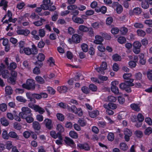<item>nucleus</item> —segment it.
I'll return each mask as SVG.
<instances>
[{
	"label": "nucleus",
	"instance_id": "1",
	"mask_svg": "<svg viewBox=\"0 0 152 152\" xmlns=\"http://www.w3.org/2000/svg\"><path fill=\"white\" fill-rule=\"evenodd\" d=\"M32 48L29 47H25L23 49H20V53H24L27 55L31 54L35 55L37 54L38 50L36 46L34 45H31Z\"/></svg>",
	"mask_w": 152,
	"mask_h": 152
},
{
	"label": "nucleus",
	"instance_id": "2",
	"mask_svg": "<svg viewBox=\"0 0 152 152\" xmlns=\"http://www.w3.org/2000/svg\"><path fill=\"white\" fill-rule=\"evenodd\" d=\"M53 2H51L50 0H43L41 7L43 10H48L53 12L56 9V7L54 5H53Z\"/></svg>",
	"mask_w": 152,
	"mask_h": 152
},
{
	"label": "nucleus",
	"instance_id": "3",
	"mask_svg": "<svg viewBox=\"0 0 152 152\" xmlns=\"http://www.w3.org/2000/svg\"><path fill=\"white\" fill-rule=\"evenodd\" d=\"M26 96L28 99V101L30 102L28 104H35L36 103L35 98L38 99L41 98L40 94H32L31 92H27L26 94Z\"/></svg>",
	"mask_w": 152,
	"mask_h": 152
},
{
	"label": "nucleus",
	"instance_id": "4",
	"mask_svg": "<svg viewBox=\"0 0 152 152\" xmlns=\"http://www.w3.org/2000/svg\"><path fill=\"white\" fill-rule=\"evenodd\" d=\"M23 88L28 90H34L35 88V83L34 80L29 79L27 80L26 83L22 85Z\"/></svg>",
	"mask_w": 152,
	"mask_h": 152
},
{
	"label": "nucleus",
	"instance_id": "5",
	"mask_svg": "<svg viewBox=\"0 0 152 152\" xmlns=\"http://www.w3.org/2000/svg\"><path fill=\"white\" fill-rule=\"evenodd\" d=\"M22 112L19 113V115L21 118L24 119L25 117L31 114V110L27 107H23L21 109Z\"/></svg>",
	"mask_w": 152,
	"mask_h": 152
},
{
	"label": "nucleus",
	"instance_id": "6",
	"mask_svg": "<svg viewBox=\"0 0 152 152\" xmlns=\"http://www.w3.org/2000/svg\"><path fill=\"white\" fill-rule=\"evenodd\" d=\"M82 39L81 36L77 34H74L72 35L71 38L69 39L68 41L71 44L73 43L77 44L80 42Z\"/></svg>",
	"mask_w": 152,
	"mask_h": 152
},
{
	"label": "nucleus",
	"instance_id": "7",
	"mask_svg": "<svg viewBox=\"0 0 152 152\" xmlns=\"http://www.w3.org/2000/svg\"><path fill=\"white\" fill-rule=\"evenodd\" d=\"M77 6L75 5H70L67 7V9L70 11V13L72 15V18L75 17L78 15L79 12V11L76 10L77 9Z\"/></svg>",
	"mask_w": 152,
	"mask_h": 152
},
{
	"label": "nucleus",
	"instance_id": "8",
	"mask_svg": "<svg viewBox=\"0 0 152 152\" xmlns=\"http://www.w3.org/2000/svg\"><path fill=\"white\" fill-rule=\"evenodd\" d=\"M28 106L31 109H34L36 112H38L41 114H43L45 112L44 110L38 105L34 104H28Z\"/></svg>",
	"mask_w": 152,
	"mask_h": 152
},
{
	"label": "nucleus",
	"instance_id": "9",
	"mask_svg": "<svg viewBox=\"0 0 152 152\" xmlns=\"http://www.w3.org/2000/svg\"><path fill=\"white\" fill-rule=\"evenodd\" d=\"M45 58V56L43 53H39L37 57V60L35 62L36 65L41 67L43 64L42 62L44 61Z\"/></svg>",
	"mask_w": 152,
	"mask_h": 152
},
{
	"label": "nucleus",
	"instance_id": "10",
	"mask_svg": "<svg viewBox=\"0 0 152 152\" xmlns=\"http://www.w3.org/2000/svg\"><path fill=\"white\" fill-rule=\"evenodd\" d=\"M133 51L136 54L139 53L140 52V48L141 47V43L138 41H136L133 43Z\"/></svg>",
	"mask_w": 152,
	"mask_h": 152
},
{
	"label": "nucleus",
	"instance_id": "11",
	"mask_svg": "<svg viewBox=\"0 0 152 152\" xmlns=\"http://www.w3.org/2000/svg\"><path fill=\"white\" fill-rule=\"evenodd\" d=\"M64 142L67 145L72 148L74 147L75 145L73 140L67 137H65Z\"/></svg>",
	"mask_w": 152,
	"mask_h": 152
},
{
	"label": "nucleus",
	"instance_id": "12",
	"mask_svg": "<svg viewBox=\"0 0 152 152\" xmlns=\"http://www.w3.org/2000/svg\"><path fill=\"white\" fill-rule=\"evenodd\" d=\"M96 71L99 74L104 75V62L103 61L100 67L95 68Z\"/></svg>",
	"mask_w": 152,
	"mask_h": 152
},
{
	"label": "nucleus",
	"instance_id": "13",
	"mask_svg": "<svg viewBox=\"0 0 152 152\" xmlns=\"http://www.w3.org/2000/svg\"><path fill=\"white\" fill-rule=\"evenodd\" d=\"M52 121L49 118H46L44 121L43 123L45 125L46 127L47 128L49 129H51L52 126Z\"/></svg>",
	"mask_w": 152,
	"mask_h": 152
},
{
	"label": "nucleus",
	"instance_id": "14",
	"mask_svg": "<svg viewBox=\"0 0 152 152\" xmlns=\"http://www.w3.org/2000/svg\"><path fill=\"white\" fill-rule=\"evenodd\" d=\"M95 38V39L94 40V42L96 44H101L102 42L104 40L103 38L100 35H96Z\"/></svg>",
	"mask_w": 152,
	"mask_h": 152
},
{
	"label": "nucleus",
	"instance_id": "15",
	"mask_svg": "<svg viewBox=\"0 0 152 152\" xmlns=\"http://www.w3.org/2000/svg\"><path fill=\"white\" fill-rule=\"evenodd\" d=\"M68 88L65 86H58L57 87V91L60 93H66L67 92Z\"/></svg>",
	"mask_w": 152,
	"mask_h": 152
},
{
	"label": "nucleus",
	"instance_id": "16",
	"mask_svg": "<svg viewBox=\"0 0 152 152\" xmlns=\"http://www.w3.org/2000/svg\"><path fill=\"white\" fill-rule=\"evenodd\" d=\"M18 34L23 35L25 36H27L30 33V31L28 29H19L17 31Z\"/></svg>",
	"mask_w": 152,
	"mask_h": 152
},
{
	"label": "nucleus",
	"instance_id": "17",
	"mask_svg": "<svg viewBox=\"0 0 152 152\" xmlns=\"http://www.w3.org/2000/svg\"><path fill=\"white\" fill-rule=\"evenodd\" d=\"M78 29L79 31H77V33L79 34H80L81 32L80 31L83 32H86L88 31V28L86 26L80 25L78 27Z\"/></svg>",
	"mask_w": 152,
	"mask_h": 152
},
{
	"label": "nucleus",
	"instance_id": "18",
	"mask_svg": "<svg viewBox=\"0 0 152 152\" xmlns=\"http://www.w3.org/2000/svg\"><path fill=\"white\" fill-rule=\"evenodd\" d=\"M72 20L74 22L79 24H83L84 22L83 19L78 17L77 16L75 17L72 18Z\"/></svg>",
	"mask_w": 152,
	"mask_h": 152
},
{
	"label": "nucleus",
	"instance_id": "19",
	"mask_svg": "<svg viewBox=\"0 0 152 152\" xmlns=\"http://www.w3.org/2000/svg\"><path fill=\"white\" fill-rule=\"evenodd\" d=\"M45 19L40 18L39 20L33 22V24L37 26H39L42 25L43 23L45 21Z\"/></svg>",
	"mask_w": 152,
	"mask_h": 152
},
{
	"label": "nucleus",
	"instance_id": "20",
	"mask_svg": "<svg viewBox=\"0 0 152 152\" xmlns=\"http://www.w3.org/2000/svg\"><path fill=\"white\" fill-rule=\"evenodd\" d=\"M88 113L91 117L94 118L99 115V111L97 110H93L91 112H89Z\"/></svg>",
	"mask_w": 152,
	"mask_h": 152
},
{
	"label": "nucleus",
	"instance_id": "21",
	"mask_svg": "<svg viewBox=\"0 0 152 152\" xmlns=\"http://www.w3.org/2000/svg\"><path fill=\"white\" fill-rule=\"evenodd\" d=\"M79 148L81 149H84L85 151L90 150V148L87 144H79L78 145Z\"/></svg>",
	"mask_w": 152,
	"mask_h": 152
},
{
	"label": "nucleus",
	"instance_id": "22",
	"mask_svg": "<svg viewBox=\"0 0 152 152\" xmlns=\"http://www.w3.org/2000/svg\"><path fill=\"white\" fill-rule=\"evenodd\" d=\"M9 137H10L18 140L19 137L18 134L14 132L11 131L9 133Z\"/></svg>",
	"mask_w": 152,
	"mask_h": 152
},
{
	"label": "nucleus",
	"instance_id": "23",
	"mask_svg": "<svg viewBox=\"0 0 152 152\" xmlns=\"http://www.w3.org/2000/svg\"><path fill=\"white\" fill-rule=\"evenodd\" d=\"M139 57L140 59L139 62L140 64L143 65L145 64L146 63V60L144 59V56L143 53H141L139 55Z\"/></svg>",
	"mask_w": 152,
	"mask_h": 152
},
{
	"label": "nucleus",
	"instance_id": "24",
	"mask_svg": "<svg viewBox=\"0 0 152 152\" xmlns=\"http://www.w3.org/2000/svg\"><path fill=\"white\" fill-rule=\"evenodd\" d=\"M29 115H28L25 117L24 119H25L26 122L28 123H30L34 121V119L33 118V114Z\"/></svg>",
	"mask_w": 152,
	"mask_h": 152
},
{
	"label": "nucleus",
	"instance_id": "25",
	"mask_svg": "<svg viewBox=\"0 0 152 152\" xmlns=\"http://www.w3.org/2000/svg\"><path fill=\"white\" fill-rule=\"evenodd\" d=\"M35 79L37 83L40 84H43L45 82L44 80L40 76H37Z\"/></svg>",
	"mask_w": 152,
	"mask_h": 152
},
{
	"label": "nucleus",
	"instance_id": "26",
	"mask_svg": "<svg viewBox=\"0 0 152 152\" xmlns=\"http://www.w3.org/2000/svg\"><path fill=\"white\" fill-rule=\"evenodd\" d=\"M33 127L35 130H39L41 128V126L39 123L37 121H34L33 123Z\"/></svg>",
	"mask_w": 152,
	"mask_h": 152
},
{
	"label": "nucleus",
	"instance_id": "27",
	"mask_svg": "<svg viewBox=\"0 0 152 152\" xmlns=\"http://www.w3.org/2000/svg\"><path fill=\"white\" fill-rule=\"evenodd\" d=\"M1 122L3 126H8L9 124V121L4 117L1 118Z\"/></svg>",
	"mask_w": 152,
	"mask_h": 152
},
{
	"label": "nucleus",
	"instance_id": "28",
	"mask_svg": "<svg viewBox=\"0 0 152 152\" xmlns=\"http://www.w3.org/2000/svg\"><path fill=\"white\" fill-rule=\"evenodd\" d=\"M78 123L82 127L85 126L87 124V122L84 118H79L78 121Z\"/></svg>",
	"mask_w": 152,
	"mask_h": 152
},
{
	"label": "nucleus",
	"instance_id": "29",
	"mask_svg": "<svg viewBox=\"0 0 152 152\" xmlns=\"http://www.w3.org/2000/svg\"><path fill=\"white\" fill-rule=\"evenodd\" d=\"M111 89L112 92L115 94H119V89L118 87L115 86H112Z\"/></svg>",
	"mask_w": 152,
	"mask_h": 152
},
{
	"label": "nucleus",
	"instance_id": "30",
	"mask_svg": "<svg viewBox=\"0 0 152 152\" xmlns=\"http://www.w3.org/2000/svg\"><path fill=\"white\" fill-rule=\"evenodd\" d=\"M81 90L82 92L86 94H88L90 93V90L89 87L86 86H83L81 88Z\"/></svg>",
	"mask_w": 152,
	"mask_h": 152
},
{
	"label": "nucleus",
	"instance_id": "31",
	"mask_svg": "<svg viewBox=\"0 0 152 152\" xmlns=\"http://www.w3.org/2000/svg\"><path fill=\"white\" fill-rule=\"evenodd\" d=\"M69 134L71 137L73 139H77L78 137L77 133L74 131H70Z\"/></svg>",
	"mask_w": 152,
	"mask_h": 152
},
{
	"label": "nucleus",
	"instance_id": "32",
	"mask_svg": "<svg viewBox=\"0 0 152 152\" xmlns=\"http://www.w3.org/2000/svg\"><path fill=\"white\" fill-rule=\"evenodd\" d=\"M1 75L3 78H7L10 75L9 72L8 70H4L2 72Z\"/></svg>",
	"mask_w": 152,
	"mask_h": 152
},
{
	"label": "nucleus",
	"instance_id": "33",
	"mask_svg": "<svg viewBox=\"0 0 152 152\" xmlns=\"http://www.w3.org/2000/svg\"><path fill=\"white\" fill-rule=\"evenodd\" d=\"M5 91L7 94L10 95L12 94L13 92V90L11 87L10 86H7L5 87Z\"/></svg>",
	"mask_w": 152,
	"mask_h": 152
},
{
	"label": "nucleus",
	"instance_id": "34",
	"mask_svg": "<svg viewBox=\"0 0 152 152\" xmlns=\"http://www.w3.org/2000/svg\"><path fill=\"white\" fill-rule=\"evenodd\" d=\"M56 129L58 131V133H61L64 132V127L61 124H58L56 126Z\"/></svg>",
	"mask_w": 152,
	"mask_h": 152
},
{
	"label": "nucleus",
	"instance_id": "35",
	"mask_svg": "<svg viewBox=\"0 0 152 152\" xmlns=\"http://www.w3.org/2000/svg\"><path fill=\"white\" fill-rule=\"evenodd\" d=\"M89 88L90 91H91L92 92L96 91L97 89V86L93 84H89Z\"/></svg>",
	"mask_w": 152,
	"mask_h": 152
},
{
	"label": "nucleus",
	"instance_id": "36",
	"mask_svg": "<svg viewBox=\"0 0 152 152\" xmlns=\"http://www.w3.org/2000/svg\"><path fill=\"white\" fill-rule=\"evenodd\" d=\"M47 92L50 94L54 95L56 92L55 90L52 87L48 86L47 88Z\"/></svg>",
	"mask_w": 152,
	"mask_h": 152
},
{
	"label": "nucleus",
	"instance_id": "37",
	"mask_svg": "<svg viewBox=\"0 0 152 152\" xmlns=\"http://www.w3.org/2000/svg\"><path fill=\"white\" fill-rule=\"evenodd\" d=\"M113 59L115 61H120L121 59V57L117 54L113 55L112 56Z\"/></svg>",
	"mask_w": 152,
	"mask_h": 152
},
{
	"label": "nucleus",
	"instance_id": "38",
	"mask_svg": "<svg viewBox=\"0 0 152 152\" xmlns=\"http://www.w3.org/2000/svg\"><path fill=\"white\" fill-rule=\"evenodd\" d=\"M56 117L57 119L59 121H63L64 119V115L59 113H58L56 114Z\"/></svg>",
	"mask_w": 152,
	"mask_h": 152
},
{
	"label": "nucleus",
	"instance_id": "39",
	"mask_svg": "<svg viewBox=\"0 0 152 152\" xmlns=\"http://www.w3.org/2000/svg\"><path fill=\"white\" fill-rule=\"evenodd\" d=\"M131 107L134 110L139 111L140 110V108L138 105L135 104H132L130 105Z\"/></svg>",
	"mask_w": 152,
	"mask_h": 152
},
{
	"label": "nucleus",
	"instance_id": "40",
	"mask_svg": "<svg viewBox=\"0 0 152 152\" xmlns=\"http://www.w3.org/2000/svg\"><path fill=\"white\" fill-rule=\"evenodd\" d=\"M133 80V79H129V80H126L125 83L127 86H132L134 85V84L132 83Z\"/></svg>",
	"mask_w": 152,
	"mask_h": 152
},
{
	"label": "nucleus",
	"instance_id": "41",
	"mask_svg": "<svg viewBox=\"0 0 152 152\" xmlns=\"http://www.w3.org/2000/svg\"><path fill=\"white\" fill-rule=\"evenodd\" d=\"M120 148L123 151L126 150L128 148V146L126 144L122 142L120 144Z\"/></svg>",
	"mask_w": 152,
	"mask_h": 152
},
{
	"label": "nucleus",
	"instance_id": "42",
	"mask_svg": "<svg viewBox=\"0 0 152 152\" xmlns=\"http://www.w3.org/2000/svg\"><path fill=\"white\" fill-rule=\"evenodd\" d=\"M141 12V10L139 7H136L133 10V13L134 15H138Z\"/></svg>",
	"mask_w": 152,
	"mask_h": 152
},
{
	"label": "nucleus",
	"instance_id": "43",
	"mask_svg": "<svg viewBox=\"0 0 152 152\" xmlns=\"http://www.w3.org/2000/svg\"><path fill=\"white\" fill-rule=\"evenodd\" d=\"M144 134L145 135H149L152 132V129L151 127H148L144 131Z\"/></svg>",
	"mask_w": 152,
	"mask_h": 152
},
{
	"label": "nucleus",
	"instance_id": "44",
	"mask_svg": "<svg viewBox=\"0 0 152 152\" xmlns=\"http://www.w3.org/2000/svg\"><path fill=\"white\" fill-rule=\"evenodd\" d=\"M104 8V6H103L101 8L96 7L95 9V11L97 12H101L102 13L104 14V10L103 9V8Z\"/></svg>",
	"mask_w": 152,
	"mask_h": 152
},
{
	"label": "nucleus",
	"instance_id": "45",
	"mask_svg": "<svg viewBox=\"0 0 152 152\" xmlns=\"http://www.w3.org/2000/svg\"><path fill=\"white\" fill-rule=\"evenodd\" d=\"M134 134L137 137L139 138L142 137L143 135L142 132L140 130L135 131L134 132Z\"/></svg>",
	"mask_w": 152,
	"mask_h": 152
},
{
	"label": "nucleus",
	"instance_id": "46",
	"mask_svg": "<svg viewBox=\"0 0 152 152\" xmlns=\"http://www.w3.org/2000/svg\"><path fill=\"white\" fill-rule=\"evenodd\" d=\"M107 138L109 141H113L114 138V135L112 132L109 133L107 136Z\"/></svg>",
	"mask_w": 152,
	"mask_h": 152
},
{
	"label": "nucleus",
	"instance_id": "47",
	"mask_svg": "<svg viewBox=\"0 0 152 152\" xmlns=\"http://www.w3.org/2000/svg\"><path fill=\"white\" fill-rule=\"evenodd\" d=\"M81 48L82 50L85 52H86L88 50V45L86 44L83 43L81 45Z\"/></svg>",
	"mask_w": 152,
	"mask_h": 152
},
{
	"label": "nucleus",
	"instance_id": "48",
	"mask_svg": "<svg viewBox=\"0 0 152 152\" xmlns=\"http://www.w3.org/2000/svg\"><path fill=\"white\" fill-rule=\"evenodd\" d=\"M77 108L76 107V106L75 105H72L71 107H69L68 108V109L69 111L72 112L74 113H76V111L77 110Z\"/></svg>",
	"mask_w": 152,
	"mask_h": 152
},
{
	"label": "nucleus",
	"instance_id": "49",
	"mask_svg": "<svg viewBox=\"0 0 152 152\" xmlns=\"http://www.w3.org/2000/svg\"><path fill=\"white\" fill-rule=\"evenodd\" d=\"M116 97L112 96H110L107 97V100L110 102H114L116 101Z\"/></svg>",
	"mask_w": 152,
	"mask_h": 152
},
{
	"label": "nucleus",
	"instance_id": "50",
	"mask_svg": "<svg viewBox=\"0 0 152 152\" xmlns=\"http://www.w3.org/2000/svg\"><path fill=\"white\" fill-rule=\"evenodd\" d=\"M118 42L121 44L125 43L126 42V39L125 37H120L118 39Z\"/></svg>",
	"mask_w": 152,
	"mask_h": 152
},
{
	"label": "nucleus",
	"instance_id": "51",
	"mask_svg": "<svg viewBox=\"0 0 152 152\" xmlns=\"http://www.w3.org/2000/svg\"><path fill=\"white\" fill-rule=\"evenodd\" d=\"M7 106L5 103H2L0 104V110L2 111H5L7 109Z\"/></svg>",
	"mask_w": 152,
	"mask_h": 152
},
{
	"label": "nucleus",
	"instance_id": "52",
	"mask_svg": "<svg viewBox=\"0 0 152 152\" xmlns=\"http://www.w3.org/2000/svg\"><path fill=\"white\" fill-rule=\"evenodd\" d=\"M137 32L138 35L140 37H144L146 34L145 32L141 29H138Z\"/></svg>",
	"mask_w": 152,
	"mask_h": 152
},
{
	"label": "nucleus",
	"instance_id": "53",
	"mask_svg": "<svg viewBox=\"0 0 152 152\" xmlns=\"http://www.w3.org/2000/svg\"><path fill=\"white\" fill-rule=\"evenodd\" d=\"M122 7L120 4H118L116 8V11L118 14L121 13L123 11Z\"/></svg>",
	"mask_w": 152,
	"mask_h": 152
},
{
	"label": "nucleus",
	"instance_id": "54",
	"mask_svg": "<svg viewBox=\"0 0 152 152\" xmlns=\"http://www.w3.org/2000/svg\"><path fill=\"white\" fill-rule=\"evenodd\" d=\"M2 136L3 138L7 140L9 138V134H8L7 132L5 130L3 131Z\"/></svg>",
	"mask_w": 152,
	"mask_h": 152
},
{
	"label": "nucleus",
	"instance_id": "55",
	"mask_svg": "<svg viewBox=\"0 0 152 152\" xmlns=\"http://www.w3.org/2000/svg\"><path fill=\"white\" fill-rule=\"evenodd\" d=\"M16 99L17 100L21 102L25 103L27 101V100L22 96H17L16 97Z\"/></svg>",
	"mask_w": 152,
	"mask_h": 152
},
{
	"label": "nucleus",
	"instance_id": "56",
	"mask_svg": "<svg viewBox=\"0 0 152 152\" xmlns=\"http://www.w3.org/2000/svg\"><path fill=\"white\" fill-rule=\"evenodd\" d=\"M39 36L41 37H43L45 35V32L44 29H40L39 30Z\"/></svg>",
	"mask_w": 152,
	"mask_h": 152
},
{
	"label": "nucleus",
	"instance_id": "57",
	"mask_svg": "<svg viewBox=\"0 0 152 152\" xmlns=\"http://www.w3.org/2000/svg\"><path fill=\"white\" fill-rule=\"evenodd\" d=\"M33 73L35 74L38 75L40 74V71L39 67H35L33 70Z\"/></svg>",
	"mask_w": 152,
	"mask_h": 152
},
{
	"label": "nucleus",
	"instance_id": "58",
	"mask_svg": "<svg viewBox=\"0 0 152 152\" xmlns=\"http://www.w3.org/2000/svg\"><path fill=\"white\" fill-rule=\"evenodd\" d=\"M121 33L122 35H125L128 32V29L125 27H121L120 29Z\"/></svg>",
	"mask_w": 152,
	"mask_h": 152
},
{
	"label": "nucleus",
	"instance_id": "59",
	"mask_svg": "<svg viewBox=\"0 0 152 152\" xmlns=\"http://www.w3.org/2000/svg\"><path fill=\"white\" fill-rule=\"evenodd\" d=\"M17 67V64L16 63L13 62L10 63V64L9 69L11 70L15 69Z\"/></svg>",
	"mask_w": 152,
	"mask_h": 152
},
{
	"label": "nucleus",
	"instance_id": "60",
	"mask_svg": "<svg viewBox=\"0 0 152 152\" xmlns=\"http://www.w3.org/2000/svg\"><path fill=\"white\" fill-rule=\"evenodd\" d=\"M137 119L140 122H142L144 120V117L141 113H139L137 116Z\"/></svg>",
	"mask_w": 152,
	"mask_h": 152
},
{
	"label": "nucleus",
	"instance_id": "61",
	"mask_svg": "<svg viewBox=\"0 0 152 152\" xmlns=\"http://www.w3.org/2000/svg\"><path fill=\"white\" fill-rule=\"evenodd\" d=\"M50 135L53 138L56 139L57 138V133L56 134L55 131H52L50 132Z\"/></svg>",
	"mask_w": 152,
	"mask_h": 152
},
{
	"label": "nucleus",
	"instance_id": "62",
	"mask_svg": "<svg viewBox=\"0 0 152 152\" xmlns=\"http://www.w3.org/2000/svg\"><path fill=\"white\" fill-rule=\"evenodd\" d=\"M141 6L142 8L144 9H147L149 7V5L146 1L142 2L141 4Z\"/></svg>",
	"mask_w": 152,
	"mask_h": 152
},
{
	"label": "nucleus",
	"instance_id": "63",
	"mask_svg": "<svg viewBox=\"0 0 152 152\" xmlns=\"http://www.w3.org/2000/svg\"><path fill=\"white\" fill-rule=\"evenodd\" d=\"M113 18L112 17H108L107 18L106 23L107 25H110L113 22Z\"/></svg>",
	"mask_w": 152,
	"mask_h": 152
},
{
	"label": "nucleus",
	"instance_id": "64",
	"mask_svg": "<svg viewBox=\"0 0 152 152\" xmlns=\"http://www.w3.org/2000/svg\"><path fill=\"white\" fill-rule=\"evenodd\" d=\"M148 78L152 81V70L148 71L147 73Z\"/></svg>",
	"mask_w": 152,
	"mask_h": 152
}]
</instances>
